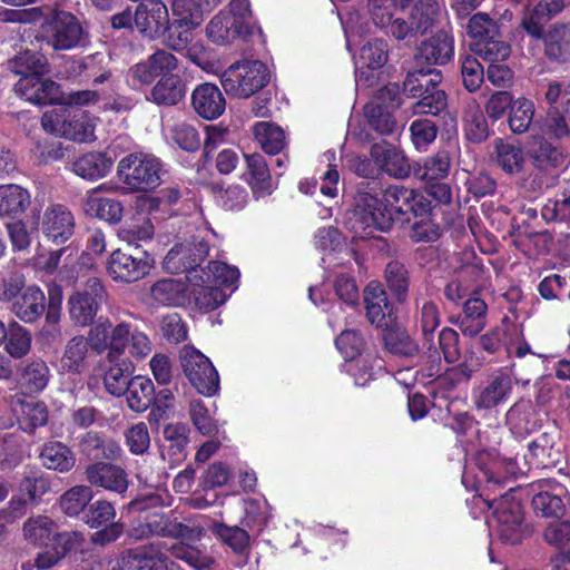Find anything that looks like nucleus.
<instances>
[{"label": "nucleus", "instance_id": "obj_1", "mask_svg": "<svg viewBox=\"0 0 570 570\" xmlns=\"http://www.w3.org/2000/svg\"><path fill=\"white\" fill-rule=\"evenodd\" d=\"M430 212V203L414 189L400 185L389 186L382 199L370 191L360 190L355 207L348 218L351 230L361 238L372 236L374 230L387 232L395 219L412 214L423 217Z\"/></svg>", "mask_w": 570, "mask_h": 570}, {"label": "nucleus", "instance_id": "obj_2", "mask_svg": "<svg viewBox=\"0 0 570 570\" xmlns=\"http://www.w3.org/2000/svg\"><path fill=\"white\" fill-rule=\"evenodd\" d=\"M267 67L257 60L230 65L220 76L225 92L235 98H249L268 82Z\"/></svg>", "mask_w": 570, "mask_h": 570}, {"label": "nucleus", "instance_id": "obj_3", "mask_svg": "<svg viewBox=\"0 0 570 570\" xmlns=\"http://www.w3.org/2000/svg\"><path fill=\"white\" fill-rule=\"evenodd\" d=\"M439 12L435 0H417L412 9L406 12L397 11L391 23L383 29L396 40L416 37L432 27Z\"/></svg>", "mask_w": 570, "mask_h": 570}, {"label": "nucleus", "instance_id": "obj_4", "mask_svg": "<svg viewBox=\"0 0 570 570\" xmlns=\"http://www.w3.org/2000/svg\"><path fill=\"white\" fill-rule=\"evenodd\" d=\"M118 173L131 189L146 191L160 185L163 168L153 155L130 154L119 161Z\"/></svg>", "mask_w": 570, "mask_h": 570}, {"label": "nucleus", "instance_id": "obj_5", "mask_svg": "<svg viewBox=\"0 0 570 570\" xmlns=\"http://www.w3.org/2000/svg\"><path fill=\"white\" fill-rule=\"evenodd\" d=\"M485 503L489 509H494L497 531L502 541L517 544L530 535L531 530L523 522L520 502L512 500L508 493L501 495L499 501L487 499Z\"/></svg>", "mask_w": 570, "mask_h": 570}, {"label": "nucleus", "instance_id": "obj_6", "mask_svg": "<svg viewBox=\"0 0 570 570\" xmlns=\"http://www.w3.org/2000/svg\"><path fill=\"white\" fill-rule=\"evenodd\" d=\"M439 79L419 71L409 73L404 80V91L413 98H420L413 106L414 114L439 115L448 106L446 94L438 88Z\"/></svg>", "mask_w": 570, "mask_h": 570}, {"label": "nucleus", "instance_id": "obj_7", "mask_svg": "<svg viewBox=\"0 0 570 570\" xmlns=\"http://www.w3.org/2000/svg\"><path fill=\"white\" fill-rule=\"evenodd\" d=\"M41 39L53 50H70L80 45L83 29L78 19L66 11H55L41 24Z\"/></svg>", "mask_w": 570, "mask_h": 570}, {"label": "nucleus", "instance_id": "obj_8", "mask_svg": "<svg viewBox=\"0 0 570 570\" xmlns=\"http://www.w3.org/2000/svg\"><path fill=\"white\" fill-rule=\"evenodd\" d=\"M518 383L512 367H500L490 373L473 392V403L478 410H494L504 405L512 396Z\"/></svg>", "mask_w": 570, "mask_h": 570}, {"label": "nucleus", "instance_id": "obj_9", "mask_svg": "<svg viewBox=\"0 0 570 570\" xmlns=\"http://www.w3.org/2000/svg\"><path fill=\"white\" fill-rule=\"evenodd\" d=\"M41 125L47 132L63 136L75 141H88L94 137V126L85 119L82 111H71L60 107L46 111Z\"/></svg>", "mask_w": 570, "mask_h": 570}, {"label": "nucleus", "instance_id": "obj_10", "mask_svg": "<svg viewBox=\"0 0 570 570\" xmlns=\"http://www.w3.org/2000/svg\"><path fill=\"white\" fill-rule=\"evenodd\" d=\"M106 296L105 287L97 277H90L81 291L72 293L67 302L69 317L76 326L90 325Z\"/></svg>", "mask_w": 570, "mask_h": 570}, {"label": "nucleus", "instance_id": "obj_11", "mask_svg": "<svg viewBox=\"0 0 570 570\" xmlns=\"http://www.w3.org/2000/svg\"><path fill=\"white\" fill-rule=\"evenodd\" d=\"M183 371L190 384L202 394L213 395L219 387L218 373L208 357L194 347L180 353Z\"/></svg>", "mask_w": 570, "mask_h": 570}, {"label": "nucleus", "instance_id": "obj_12", "mask_svg": "<svg viewBox=\"0 0 570 570\" xmlns=\"http://www.w3.org/2000/svg\"><path fill=\"white\" fill-rule=\"evenodd\" d=\"M153 351L149 336L131 323L120 322L112 331V354L115 362L126 355L134 360L146 358Z\"/></svg>", "mask_w": 570, "mask_h": 570}, {"label": "nucleus", "instance_id": "obj_13", "mask_svg": "<svg viewBox=\"0 0 570 570\" xmlns=\"http://www.w3.org/2000/svg\"><path fill=\"white\" fill-rule=\"evenodd\" d=\"M154 265V259L146 253L132 255L116 249L107 262V271L115 281L136 282L146 276Z\"/></svg>", "mask_w": 570, "mask_h": 570}, {"label": "nucleus", "instance_id": "obj_14", "mask_svg": "<svg viewBox=\"0 0 570 570\" xmlns=\"http://www.w3.org/2000/svg\"><path fill=\"white\" fill-rule=\"evenodd\" d=\"M168 23V10L160 0H142L136 7L134 24L145 37L154 39L165 33Z\"/></svg>", "mask_w": 570, "mask_h": 570}, {"label": "nucleus", "instance_id": "obj_15", "mask_svg": "<svg viewBox=\"0 0 570 570\" xmlns=\"http://www.w3.org/2000/svg\"><path fill=\"white\" fill-rule=\"evenodd\" d=\"M208 244L200 237H194L191 242L186 244H179L173 247L165 262L168 267L183 268L189 271L190 282H195L198 277L196 266L208 255Z\"/></svg>", "mask_w": 570, "mask_h": 570}, {"label": "nucleus", "instance_id": "obj_16", "mask_svg": "<svg viewBox=\"0 0 570 570\" xmlns=\"http://www.w3.org/2000/svg\"><path fill=\"white\" fill-rule=\"evenodd\" d=\"M86 480L94 487L122 494L128 489V475L126 471L116 464L96 462L85 470Z\"/></svg>", "mask_w": 570, "mask_h": 570}, {"label": "nucleus", "instance_id": "obj_17", "mask_svg": "<svg viewBox=\"0 0 570 570\" xmlns=\"http://www.w3.org/2000/svg\"><path fill=\"white\" fill-rule=\"evenodd\" d=\"M206 31L213 42L225 45L249 36L252 27L248 21L239 20L227 12H219L209 21Z\"/></svg>", "mask_w": 570, "mask_h": 570}, {"label": "nucleus", "instance_id": "obj_18", "mask_svg": "<svg viewBox=\"0 0 570 570\" xmlns=\"http://www.w3.org/2000/svg\"><path fill=\"white\" fill-rule=\"evenodd\" d=\"M371 158L379 170L395 178H405L410 175L411 167L401 150L382 141L374 144L370 150Z\"/></svg>", "mask_w": 570, "mask_h": 570}, {"label": "nucleus", "instance_id": "obj_19", "mask_svg": "<svg viewBox=\"0 0 570 570\" xmlns=\"http://www.w3.org/2000/svg\"><path fill=\"white\" fill-rule=\"evenodd\" d=\"M41 77L35 75L21 77L14 86L16 92L24 100L36 105L56 101L59 96V85Z\"/></svg>", "mask_w": 570, "mask_h": 570}, {"label": "nucleus", "instance_id": "obj_20", "mask_svg": "<svg viewBox=\"0 0 570 570\" xmlns=\"http://www.w3.org/2000/svg\"><path fill=\"white\" fill-rule=\"evenodd\" d=\"M196 114L207 120L217 119L226 109V100L219 88L209 82L198 85L191 94Z\"/></svg>", "mask_w": 570, "mask_h": 570}, {"label": "nucleus", "instance_id": "obj_21", "mask_svg": "<svg viewBox=\"0 0 570 570\" xmlns=\"http://www.w3.org/2000/svg\"><path fill=\"white\" fill-rule=\"evenodd\" d=\"M73 216L63 205H51L45 210L42 229L53 242H66L73 234Z\"/></svg>", "mask_w": 570, "mask_h": 570}, {"label": "nucleus", "instance_id": "obj_22", "mask_svg": "<svg viewBox=\"0 0 570 570\" xmlns=\"http://www.w3.org/2000/svg\"><path fill=\"white\" fill-rule=\"evenodd\" d=\"M12 410L24 432L31 433L48 421L46 404L35 399L17 395L12 401Z\"/></svg>", "mask_w": 570, "mask_h": 570}, {"label": "nucleus", "instance_id": "obj_23", "mask_svg": "<svg viewBox=\"0 0 570 570\" xmlns=\"http://www.w3.org/2000/svg\"><path fill=\"white\" fill-rule=\"evenodd\" d=\"M12 313L24 323H33L46 311L45 293L37 286H28L12 302Z\"/></svg>", "mask_w": 570, "mask_h": 570}, {"label": "nucleus", "instance_id": "obj_24", "mask_svg": "<svg viewBox=\"0 0 570 570\" xmlns=\"http://www.w3.org/2000/svg\"><path fill=\"white\" fill-rule=\"evenodd\" d=\"M105 188V185H101L88 191L85 198L83 209L86 214L91 217L115 224L120 222L122 217V205L118 200L102 197L100 191Z\"/></svg>", "mask_w": 570, "mask_h": 570}, {"label": "nucleus", "instance_id": "obj_25", "mask_svg": "<svg viewBox=\"0 0 570 570\" xmlns=\"http://www.w3.org/2000/svg\"><path fill=\"white\" fill-rule=\"evenodd\" d=\"M507 424L517 438H524L539 429V420L529 400L515 402L505 414Z\"/></svg>", "mask_w": 570, "mask_h": 570}, {"label": "nucleus", "instance_id": "obj_26", "mask_svg": "<svg viewBox=\"0 0 570 570\" xmlns=\"http://www.w3.org/2000/svg\"><path fill=\"white\" fill-rule=\"evenodd\" d=\"M364 303L368 321L380 328L390 326L387 296L379 282H371L364 289Z\"/></svg>", "mask_w": 570, "mask_h": 570}, {"label": "nucleus", "instance_id": "obj_27", "mask_svg": "<svg viewBox=\"0 0 570 570\" xmlns=\"http://www.w3.org/2000/svg\"><path fill=\"white\" fill-rule=\"evenodd\" d=\"M89 343L83 335H75L65 345L60 360L62 371L80 374L88 367L90 356Z\"/></svg>", "mask_w": 570, "mask_h": 570}, {"label": "nucleus", "instance_id": "obj_28", "mask_svg": "<svg viewBox=\"0 0 570 570\" xmlns=\"http://www.w3.org/2000/svg\"><path fill=\"white\" fill-rule=\"evenodd\" d=\"M453 39L445 32H438L422 42L416 59L429 65H443L453 57Z\"/></svg>", "mask_w": 570, "mask_h": 570}, {"label": "nucleus", "instance_id": "obj_29", "mask_svg": "<svg viewBox=\"0 0 570 570\" xmlns=\"http://www.w3.org/2000/svg\"><path fill=\"white\" fill-rule=\"evenodd\" d=\"M559 450L554 448L551 435L542 433L528 445L523 459L529 468H548L559 461Z\"/></svg>", "mask_w": 570, "mask_h": 570}, {"label": "nucleus", "instance_id": "obj_30", "mask_svg": "<svg viewBox=\"0 0 570 570\" xmlns=\"http://www.w3.org/2000/svg\"><path fill=\"white\" fill-rule=\"evenodd\" d=\"M387 61V45L385 41L375 39L368 41L361 49L358 59L356 61V77L357 81L364 78L370 79L368 71H374L382 68Z\"/></svg>", "mask_w": 570, "mask_h": 570}, {"label": "nucleus", "instance_id": "obj_31", "mask_svg": "<svg viewBox=\"0 0 570 570\" xmlns=\"http://www.w3.org/2000/svg\"><path fill=\"white\" fill-rule=\"evenodd\" d=\"M30 205V194L16 184L0 186V217L17 218Z\"/></svg>", "mask_w": 570, "mask_h": 570}, {"label": "nucleus", "instance_id": "obj_32", "mask_svg": "<svg viewBox=\"0 0 570 570\" xmlns=\"http://www.w3.org/2000/svg\"><path fill=\"white\" fill-rule=\"evenodd\" d=\"M186 95V87L183 80L174 75L164 76L150 90L148 100L159 106L177 105Z\"/></svg>", "mask_w": 570, "mask_h": 570}, {"label": "nucleus", "instance_id": "obj_33", "mask_svg": "<svg viewBox=\"0 0 570 570\" xmlns=\"http://www.w3.org/2000/svg\"><path fill=\"white\" fill-rule=\"evenodd\" d=\"M169 517L163 513L154 512L138 518L127 534L135 541L146 540L150 537L167 538Z\"/></svg>", "mask_w": 570, "mask_h": 570}, {"label": "nucleus", "instance_id": "obj_34", "mask_svg": "<svg viewBox=\"0 0 570 570\" xmlns=\"http://www.w3.org/2000/svg\"><path fill=\"white\" fill-rule=\"evenodd\" d=\"M189 429L181 423L168 424L164 429V445L163 455H168L173 463H179L186 458V446L188 444Z\"/></svg>", "mask_w": 570, "mask_h": 570}, {"label": "nucleus", "instance_id": "obj_35", "mask_svg": "<svg viewBox=\"0 0 570 570\" xmlns=\"http://www.w3.org/2000/svg\"><path fill=\"white\" fill-rule=\"evenodd\" d=\"M155 387L150 379L135 376L125 391L128 406L137 413L146 411L154 400Z\"/></svg>", "mask_w": 570, "mask_h": 570}, {"label": "nucleus", "instance_id": "obj_36", "mask_svg": "<svg viewBox=\"0 0 570 570\" xmlns=\"http://www.w3.org/2000/svg\"><path fill=\"white\" fill-rule=\"evenodd\" d=\"M245 180L255 193H271L272 177L265 158L259 154L246 155Z\"/></svg>", "mask_w": 570, "mask_h": 570}, {"label": "nucleus", "instance_id": "obj_37", "mask_svg": "<svg viewBox=\"0 0 570 570\" xmlns=\"http://www.w3.org/2000/svg\"><path fill=\"white\" fill-rule=\"evenodd\" d=\"M40 460L45 468L59 472H67L75 465L71 450L61 442L46 443L40 452Z\"/></svg>", "mask_w": 570, "mask_h": 570}, {"label": "nucleus", "instance_id": "obj_38", "mask_svg": "<svg viewBox=\"0 0 570 570\" xmlns=\"http://www.w3.org/2000/svg\"><path fill=\"white\" fill-rule=\"evenodd\" d=\"M200 273L199 278L203 283H212L220 288H230V291L237 288L240 275L237 267L217 261L210 262L207 268L202 269Z\"/></svg>", "mask_w": 570, "mask_h": 570}, {"label": "nucleus", "instance_id": "obj_39", "mask_svg": "<svg viewBox=\"0 0 570 570\" xmlns=\"http://www.w3.org/2000/svg\"><path fill=\"white\" fill-rule=\"evenodd\" d=\"M115 325L109 318L100 317L98 322L90 327L88 336L89 348L97 354L107 352L108 362H115L112 354V331Z\"/></svg>", "mask_w": 570, "mask_h": 570}, {"label": "nucleus", "instance_id": "obj_40", "mask_svg": "<svg viewBox=\"0 0 570 570\" xmlns=\"http://www.w3.org/2000/svg\"><path fill=\"white\" fill-rule=\"evenodd\" d=\"M112 161L101 153H89L78 158L73 164V171L89 180L105 177Z\"/></svg>", "mask_w": 570, "mask_h": 570}, {"label": "nucleus", "instance_id": "obj_41", "mask_svg": "<svg viewBox=\"0 0 570 570\" xmlns=\"http://www.w3.org/2000/svg\"><path fill=\"white\" fill-rule=\"evenodd\" d=\"M528 154L533 165L542 170L556 167L560 158L557 148L541 135H533L531 137Z\"/></svg>", "mask_w": 570, "mask_h": 570}, {"label": "nucleus", "instance_id": "obj_42", "mask_svg": "<svg viewBox=\"0 0 570 570\" xmlns=\"http://www.w3.org/2000/svg\"><path fill=\"white\" fill-rule=\"evenodd\" d=\"M9 68L22 77L35 75L43 76L49 72L47 58L37 51L24 50L9 62Z\"/></svg>", "mask_w": 570, "mask_h": 570}, {"label": "nucleus", "instance_id": "obj_43", "mask_svg": "<svg viewBox=\"0 0 570 570\" xmlns=\"http://www.w3.org/2000/svg\"><path fill=\"white\" fill-rule=\"evenodd\" d=\"M253 132L262 149L267 154H278L286 146L284 130L274 124L257 122L253 128Z\"/></svg>", "mask_w": 570, "mask_h": 570}, {"label": "nucleus", "instance_id": "obj_44", "mask_svg": "<svg viewBox=\"0 0 570 570\" xmlns=\"http://www.w3.org/2000/svg\"><path fill=\"white\" fill-rule=\"evenodd\" d=\"M546 55L550 59H566L570 55V27L554 24L544 35Z\"/></svg>", "mask_w": 570, "mask_h": 570}, {"label": "nucleus", "instance_id": "obj_45", "mask_svg": "<svg viewBox=\"0 0 570 570\" xmlns=\"http://www.w3.org/2000/svg\"><path fill=\"white\" fill-rule=\"evenodd\" d=\"M53 520L47 515H36L29 518L22 528L23 538L32 544H43L51 538L56 540L59 534Z\"/></svg>", "mask_w": 570, "mask_h": 570}, {"label": "nucleus", "instance_id": "obj_46", "mask_svg": "<svg viewBox=\"0 0 570 570\" xmlns=\"http://www.w3.org/2000/svg\"><path fill=\"white\" fill-rule=\"evenodd\" d=\"M450 164L449 154L446 151H439L419 163L414 174L417 178L429 183L440 180L448 176Z\"/></svg>", "mask_w": 570, "mask_h": 570}, {"label": "nucleus", "instance_id": "obj_47", "mask_svg": "<svg viewBox=\"0 0 570 570\" xmlns=\"http://www.w3.org/2000/svg\"><path fill=\"white\" fill-rule=\"evenodd\" d=\"M441 314L438 305L432 301L424 299L417 304L416 326L420 327L424 336V345L432 350V338L434 331L440 326Z\"/></svg>", "mask_w": 570, "mask_h": 570}, {"label": "nucleus", "instance_id": "obj_48", "mask_svg": "<svg viewBox=\"0 0 570 570\" xmlns=\"http://www.w3.org/2000/svg\"><path fill=\"white\" fill-rule=\"evenodd\" d=\"M150 293L155 301L164 305L176 306L184 303L185 285L176 278H163L151 286Z\"/></svg>", "mask_w": 570, "mask_h": 570}, {"label": "nucleus", "instance_id": "obj_49", "mask_svg": "<svg viewBox=\"0 0 570 570\" xmlns=\"http://www.w3.org/2000/svg\"><path fill=\"white\" fill-rule=\"evenodd\" d=\"M498 165L508 174H519L524 166L523 150L511 142L499 139L495 141Z\"/></svg>", "mask_w": 570, "mask_h": 570}, {"label": "nucleus", "instance_id": "obj_50", "mask_svg": "<svg viewBox=\"0 0 570 570\" xmlns=\"http://www.w3.org/2000/svg\"><path fill=\"white\" fill-rule=\"evenodd\" d=\"M132 549L147 570L159 569V566L168 567V564L175 567V562L167 556L169 547L164 541H154Z\"/></svg>", "mask_w": 570, "mask_h": 570}, {"label": "nucleus", "instance_id": "obj_51", "mask_svg": "<svg viewBox=\"0 0 570 570\" xmlns=\"http://www.w3.org/2000/svg\"><path fill=\"white\" fill-rule=\"evenodd\" d=\"M92 498L90 487L75 485L60 497L59 504L65 514L75 517L85 511Z\"/></svg>", "mask_w": 570, "mask_h": 570}, {"label": "nucleus", "instance_id": "obj_52", "mask_svg": "<svg viewBox=\"0 0 570 570\" xmlns=\"http://www.w3.org/2000/svg\"><path fill=\"white\" fill-rule=\"evenodd\" d=\"M564 489L554 487L552 491H541L532 499L533 510L542 517H557L564 510V502L561 495Z\"/></svg>", "mask_w": 570, "mask_h": 570}, {"label": "nucleus", "instance_id": "obj_53", "mask_svg": "<svg viewBox=\"0 0 570 570\" xmlns=\"http://www.w3.org/2000/svg\"><path fill=\"white\" fill-rule=\"evenodd\" d=\"M535 112L534 102L527 98L517 99L509 112V126L514 134H524L529 130Z\"/></svg>", "mask_w": 570, "mask_h": 570}, {"label": "nucleus", "instance_id": "obj_54", "mask_svg": "<svg viewBox=\"0 0 570 570\" xmlns=\"http://www.w3.org/2000/svg\"><path fill=\"white\" fill-rule=\"evenodd\" d=\"M383 341L385 347L396 355L412 357L419 352L417 344L401 328L390 326L385 328L383 331Z\"/></svg>", "mask_w": 570, "mask_h": 570}, {"label": "nucleus", "instance_id": "obj_55", "mask_svg": "<svg viewBox=\"0 0 570 570\" xmlns=\"http://www.w3.org/2000/svg\"><path fill=\"white\" fill-rule=\"evenodd\" d=\"M49 379L50 370L42 360H31L22 367V383L30 392H41Z\"/></svg>", "mask_w": 570, "mask_h": 570}, {"label": "nucleus", "instance_id": "obj_56", "mask_svg": "<svg viewBox=\"0 0 570 570\" xmlns=\"http://www.w3.org/2000/svg\"><path fill=\"white\" fill-rule=\"evenodd\" d=\"M77 540V534L68 532L58 534L53 550H46L38 554L36 558V566L39 569H49L56 566L66 553L72 548L73 542Z\"/></svg>", "mask_w": 570, "mask_h": 570}, {"label": "nucleus", "instance_id": "obj_57", "mask_svg": "<svg viewBox=\"0 0 570 570\" xmlns=\"http://www.w3.org/2000/svg\"><path fill=\"white\" fill-rule=\"evenodd\" d=\"M169 552L174 558L186 562L196 570H206L213 564V559L208 554L185 542L169 546Z\"/></svg>", "mask_w": 570, "mask_h": 570}, {"label": "nucleus", "instance_id": "obj_58", "mask_svg": "<svg viewBox=\"0 0 570 570\" xmlns=\"http://www.w3.org/2000/svg\"><path fill=\"white\" fill-rule=\"evenodd\" d=\"M472 50L483 59L495 63L505 60L510 53V46L498 36L473 42Z\"/></svg>", "mask_w": 570, "mask_h": 570}, {"label": "nucleus", "instance_id": "obj_59", "mask_svg": "<svg viewBox=\"0 0 570 570\" xmlns=\"http://www.w3.org/2000/svg\"><path fill=\"white\" fill-rule=\"evenodd\" d=\"M193 291L195 304L198 308L204 311H212L224 304L227 299V294L223 288L213 285L212 283H194Z\"/></svg>", "mask_w": 570, "mask_h": 570}, {"label": "nucleus", "instance_id": "obj_60", "mask_svg": "<svg viewBox=\"0 0 570 570\" xmlns=\"http://www.w3.org/2000/svg\"><path fill=\"white\" fill-rule=\"evenodd\" d=\"M385 281L397 301L403 302L410 285L409 273L405 266L396 261L390 262L385 267Z\"/></svg>", "mask_w": 570, "mask_h": 570}, {"label": "nucleus", "instance_id": "obj_61", "mask_svg": "<svg viewBox=\"0 0 570 570\" xmlns=\"http://www.w3.org/2000/svg\"><path fill=\"white\" fill-rule=\"evenodd\" d=\"M111 365L104 376V385L108 393L115 396H121L125 394L129 385L128 375L126 371L128 370L127 362L125 360H120L118 362H110Z\"/></svg>", "mask_w": 570, "mask_h": 570}, {"label": "nucleus", "instance_id": "obj_62", "mask_svg": "<svg viewBox=\"0 0 570 570\" xmlns=\"http://www.w3.org/2000/svg\"><path fill=\"white\" fill-rule=\"evenodd\" d=\"M171 10L179 27H196L202 22V10L195 0H173Z\"/></svg>", "mask_w": 570, "mask_h": 570}, {"label": "nucleus", "instance_id": "obj_63", "mask_svg": "<svg viewBox=\"0 0 570 570\" xmlns=\"http://www.w3.org/2000/svg\"><path fill=\"white\" fill-rule=\"evenodd\" d=\"M31 348V334L28 330L17 325L9 331L6 352L13 358L26 356Z\"/></svg>", "mask_w": 570, "mask_h": 570}, {"label": "nucleus", "instance_id": "obj_64", "mask_svg": "<svg viewBox=\"0 0 570 570\" xmlns=\"http://www.w3.org/2000/svg\"><path fill=\"white\" fill-rule=\"evenodd\" d=\"M116 517L115 507L107 500H97L88 504L83 520L90 528H99L112 521Z\"/></svg>", "mask_w": 570, "mask_h": 570}]
</instances>
